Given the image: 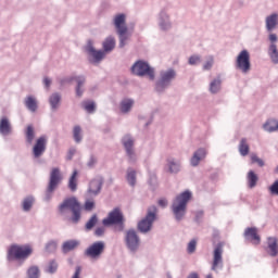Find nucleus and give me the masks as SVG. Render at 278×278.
Listing matches in <instances>:
<instances>
[{
    "label": "nucleus",
    "instance_id": "63",
    "mask_svg": "<svg viewBox=\"0 0 278 278\" xmlns=\"http://www.w3.org/2000/svg\"><path fill=\"white\" fill-rule=\"evenodd\" d=\"M187 278H199V274L191 273Z\"/></svg>",
    "mask_w": 278,
    "mask_h": 278
},
{
    "label": "nucleus",
    "instance_id": "24",
    "mask_svg": "<svg viewBox=\"0 0 278 278\" xmlns=\"http://www.w3.org/2000/svg\"><path fill=\"white\" fill-rule=\"evenodd\" d=\"M220 90H223V78H220V76H217L210 81L208 92L211 94H218Z\"/></svg>",
    "mask_w": 278,
    "mask_h": 278
},
{
    "label": "nucleus",
    "instance_id": "21",
    "mask_svg": "<svg viewBox=\"0 0 278 278\" xmlns=\"http://www.w3.org/2000/svg\"><path fill=\"white\" fill-rule=\"evenodd\" d=\"M243 236L245 240H249L252 244H260L262 242L260 235H257V228L255 227L245 228Z\"/></svg>",
    "mask_w": 278,
    "mask_h": 278
},
{
    "label": "nucleus",
    "instance_id": "22",
    "mask_svg": "<svg viewBox=\"0 0 278 278\" xmlns=\"http://www.w3.org/2000/svg\"><path fill=\"white\" fill-rule=\"evenodd\" d=\"M278 26V13L274 12L266 16L265 18V29L270 34V31H275Z\"/></svg>",
    "mask_w": 278,
    "mask_h": 278
},
{
    "label": "nucleus",
    "instance_id": "47",
    "mask_svg": "<svg viewBox=\"0 0 278 278\" xmlns=\"http://www.w3.org/2000/svg\"><path fill=\"white\" fill-rule=\"evenodd\" d=\"M27 276H28V278H39L40 277V269L38 268V266H31L27 270Z\"/></svg>",
    "mask_w": 278,
    "mask_h": 278
},
{
    "label": "nucleus",
    "instance_id": "8",
    "mask_svg": "<svg viewBox=\"0 0 278 278\" xmlns=\"http://www.w3.org/2000/svg\"><path fill=\"white\" fill-rule=\"evenodd\" d=\"M235 68L243 75L251 73V54L248 50H242L236 59Z\"/></svg>",
    "mask_w": 278,
    "mask_h": 278
},
{
    "label": "nucleus",
    "instance_id": "46",
    "mask_svg": "<svg viewBox=\"0 0 278 278\" xmlns=\"http://www.w3.org/2000/svg\"><path fill=\"white\" fill-rule=\"evenodd\" d=\"M126 157L129 164H136V162H138V154H136V149L126 150Z\"/></svg>",
    "mask_w": 278,
    "mask_h": 278
},
{
    "label": "nucleus",
    "instance_id": "48",
    "mask_svg": "<svg viewBox=\"0 0 278 278\" xmlns=\"http://www.w3.org/2000/svg\"><path fill=\"white\" fill-rule=\"evenodd\" d=\"M188 64L190 66H199V64H201V55L199 54L191 55L188 60Z\"/></svg>",
    "mask_w": 278,
    "mask_h": 278
},
{
    "label": "nucleus",
    "instance_id": "2",
    "mask_svg": "<svg viewBox=\"0 0 278 278\" xmlns=\"http://www.w3.org/2000/svg\"><path fill=\"white\" fill-rule=\"evenodd\" d=\"M31 253H34V249L29 244H11L7 252L8 262H20L18 266H23V262L27 260Z\"/></svg>",
    "mask_w": 278,
    "mask_h": 278
},
{
    "label": "nucleus",
    "instance_id": "62",
    "mask_svg": "<svg viewBox=\"0 0 278 278\" xmlns=\"http://www.w3.org/2000/svg\"><path fill=\"white\" fill-rule=\"evenodd\" d=\"M203 218V211H198L195 213V223H200V220Z\"/></svg>",
    "mask_w": 278,
    "mask_h": 278
},
{
    "label": "nucleus",
    "instance_id": "64",
    "mask_svg": "<svg viewBox=\"0 0 278 278\" xmlns=\"http://www.w3.org/2000/svg\"><path fill=\"white\" fill-rule=\"evenodd\" d=\"M167 278H173V276H170V274H167V276H166Z\"/></svg>",
    "mask_w": 278,
    "mask_h": 278
},
{
    "label": "nucleus",
    "instance_id": "18",
    "mask_svg": "<svg viewBox=\"0 0 278 278\" xmlns=\"http://www.w3.org/2000/svg\"><path fill=\"white\" fill-rule=\"evenodd\" d=\"M207 157V150L205 148H200L195 150L190 159V165L194 168Z\"/></svg>",
    "mask_w": 278,
    "mask_h": 278
},
{
    "label": "nucleus",
    "instance_id": "53",
    "mask_svg": "<svg viewBox=\"0 0 278 278\" xmlns=\"http://www.w3.org/2000/svg\"><path fill=\"white\" fill-rule=\"evenodd\" d=\"M77 76H67V77H64V78H61L59 81H60V85L61 86H66V84H71V81H75V78Z\"/></svg>",
    "mask_w": 278,
    "mask_h": 278
},
{
    "label": "nucleus",
    "instance_id": "37",
    "mask_svg": "<svg viewBox=\"0 0 278 278\" xmlns=\"http://www.w3.org/2000/svg\"><path fill=\"white\" fill-rule=\"evenodd\" d=\"M239 153L242 157H247V155H249V141L247 140V138H242L239 142Z\"/></svg>",
    "mask_w": 278,
    "mask_h": 278
},
{
    "label": "nucleus",
    "instance_id": "57",
    "mask_svg": "<svg viewBox=\"0 0 278 278\" xmlns=\"http://www.w3.org/2000/svg\"><path fill=\"white\" fill-rule=\"evenodd\" d=\"M105 233V228L104 227H98L94 231V236H98V238H101Z\"/></svg>",
    "mask_w": 278,
    "mask_h": 278
},
{
    "label": "nucleus",
    "instance_id": "32",
    "mask_svg": "<svg viewBox=\"0 0 278 278\" xmlns=\"http://www.w3.org/2000/svg\"><path fill=\"white\" fill-rule=\"evenodd\" d=\"M60 103H62V94L59 92H54L49 97V104L53 112L60 108Z\"/></svg>",
    "mask_w": 278,
    "mask_h": 278
},
{
    "label": "nucleus",
    "instance_id": "17",
    "mask_svg": "<svg viewBox=\"0 0 278 278\" xmlns=\"http://www.w3.org/2000/svg\"><path fill=\"white\" fill-rule=\"evenodd\" d=\"M12 134H14L12 122H10V118H8V116H2L0 118V136H3L5 138L8 136H12Z\"/></svg>",
    "mask_w": 278,
    "mask_h": 278
},
{
    "label": "nucleus",
    "instance_id": "44",
    "mask_svg": "<svg viewBox=\"0 0 278 278\" xmlns=\"http://www.w3.org/2000/svg\"><path fill=\"white\" fill-rule=\"evenodd\" d=\"M58 262L55 260H52L46 266L45 273H48V275H55V273H58Z\"/></svg>",
    "mask_w": 278,
    "mask_h": 278
},
{
    "label": "nucleus",
    "instance_id": "28",
    "mask_svg": "<svg viewBox=\"0 0 278 278\" xmlns=\"http://www.w3.org/2000/svg\"><path fill=\"white\" fill-rule=\"evenodd\" d=\"M119 40V49H124V47H127L129 45V40H131V34L128 31V28L126 30H119L116 33Z\"/></svg>",
    "mask_w": 278,
    "mask_h": 278
},
{
    "label": "nucleus",
    "instance_id": "29",
    "mask_svg": "<svg viewBox=\"0 0 278 278\" xmlns=\"http://www.w3.org/2000/svg\"><path fill=\"white\" fill-rule=\"evenodd\" d=\"M24 105L28 112H38V99H36L34 96H27L24 99Z\"/></svg>",
    "mask_w": 278,
    "mask_h": 278
},
{
    "label": "nucleus",
    "instance_id": "30",
    "mask_svg": "<svg viewBox=\"0 0 278 278\" xmlns=\"http://www.w3.org/2000/svg\"><path fill=\"white\" fill-rule=\"evenodd\" d=\"M268 254L271 257L278 256V239L277 237H269L267 239Z\"/></svg>",
    "mask_w": 278,
    "mask_h": 278
},
{
    "label": "nucleus",
    "instance_id": "38",
    "mask_svg": "<svg viewBox=\"0 0 278 278\" xmlns=\"http://www.w3.org/2000/svg\"><path fill=\"white\" fill-rule=\"evenodd\" d=\"M73 138L76 144H79L84 140V130H81V126L79 125L74 126Z\"/></svg>",
    "mask_w": 278,
    "mask_h": 278
},
{
    "label": "nucleus",
    "instance_id": "12",
    "mask_svg": "<svg viewBox=\"0 0 278 278\" xmlns=\"http://www.w3.org/2000/svg\"><path fill=\"white\" fill-rule=\"evenodd\" d=\"M156 21L161 31H170L173 29V21H170L168 9H162L156 16Z\"/></svg>",
    "mask_w": 278,
    "mask_h": 278
},
{
    "label": "nucleus",
    "instance_id": "26",
    "mask_svg": "<svg viewBox=\"0 0 278 278\" xmlns=\"http://www.w3.org/2000/svg\"><path fill=\"white\" fill-rule=\"evenodd\" d=\"M36 204V198L34 195H26L21 202L22 211L26 214L31 212L34 205Z\"/></svg>",
    "mask_w": 278,
    "mask_h": 278
},
{
    "label": "nucleus",
    "instance_id": "54",
    "mask_svg": "<svg viewBox=\"0 0 278 278\" xmlns=\"http://www.w3.org/2000/svg\"><path fill=\"white\" fill-rule=\"evenodd\" d=\"M270 194H276L278 197V180L274 181L269 187Z\"/></svg>",
    "mask_w": 278,
    "mask_h": 278
},
{
    "label": "nucleus",
    "instance_id": "40",
    "mask_svg": "<svg viewBox=\"0 0 278 278\" xmlns=\"http://www.w3.org/2000/svg\"><path fill=\"white\" fill-rule=\"evenodd\" d=\"M77 175L79 173L75 169L68 179L67 188H70L71 192H77Z\"/></svg>",
    "mask_w": 278,
    "mask_h": 278
},
{
    "label": "nucleus",
    "instance_id": "49",
    "mask_svg": "<svg viewBox=\"0 0 278 278\" xmlns=\"http://www.w3.org/2000/svg\"><path fill=\"white\" fill-rule=\"evenodd\" d=\"M251 162H252V164H257V166H260L261 168H263V166L266 165L264 160L260 159V156H257V154H255V153L251 154Z\"/></svg>",
    "mask_w": 278,
    "mask_h": 278
},
{
    "label": "nucleus",
    "instance_id": "50",
    "mask_svg": "<svg viewBox=\"0 0 278 278\" xmlns=\"http://www.w3.org/2000/svg\"><path fill=\"white\" fill-rule=\"evenodd\" d=\"M55 249H58V242H55L54 240L48 241L46 244V251L48 253H53V251H55Z\"/></svg>",
    "mask_w": 278,
    "mask_h": 278
},
{
    "label": "nucleus",
    "instance_id": "10",
    "mask_svg": "<svg viewBox=\"0 0 278 278\" xmlns=\"http://www.w3.org/2000/svg\"><path fill=\"white\" fill-rule=\"evenodd\" d=\"M85 51L88 55L90 64H101L105 59V52L103 50L94 49V41L88 40L85 47Z\"/></svg>",
    "mask_w": 278,
    "mask_h": 278
},
{
    "label": "nucleus",
    "instance_id": "20",
    "mask_svg": "<svg viewBox=\"0 0 278 278\" xmlns=\"http://www.w3.org/2000/svg\"><path fill=\"white\" fill-rule=\"evenodd\" d=\"M126 23H127V15H125V13H119L113 17V25L116 29V33L128 29Z\"/></svg>",
    "mask_w": 278,
    "mask_h": 278
},
{
    "label": "nucleus",
    "instance_id": "14",
    "mask_svg": "<svg viewBox=\"0 0 278 278\" xmlns=\"http://www.w3.org/2000/svg\"><path fill=\"white\" fill-rule=\"evenodd\" d=\"M47 151V137L41 136L39 137L34 147H33V157L35 160H38L45 155V152Z\"/></svg>",
    "mask_w": 278,
    "mask_h": 278
},
{
    "label": "nucleus",
    "instance_id": "25",
    "mask_svg": "<svg viewBox=\"0 0 278 278\" xmlns=\"http://www.w3.org/2000/svg\"><path fill=\"white\" fill-rule=\"evenodd\" d=\"M102 49L105 55L106 53H112L116 49V38L114 36L106 37L102 42Z\"/></svg>",
    "mask_w": 278,
    "mask_h": 278
},
{
    "label": "nucleus",
    "instance_id": "16",
    "mask_svg": "<svg viewBox=\"0 0 278 278\" xmlns=\"http://www.w3.org/2000/svg\"><path fill=\"white\" fill-rule=\"evenodd\" d=\"M102 188H103V177L98 176L89 182L87 192L88 194H90V197H99V194H101Z\"/></svg>",
    "mask_w": 278,
    "mask_h": 278
},
{
    "label": "nucleus",
    "instance_id": "58",
    "mask_svg": "<svg viewBox=\"0 0 278 278\" xmlns=\"http://www.w3.org/2000/svg\"><path fill=\"white\" fill-rule=\"evenodd\" d=\"M77 153V149L75 148H70L68 153H67V160H73L74 155Z\"/></svg>",
    "mask_w": 278,
    "mask_h": 278
},
{
    "label": "nucleus",
    "instance_id": "43",
    "mask_svg": "<svg viewBox=\"0 0 278 278\" xmlns=\"http://www.w3.org/2000/svg\"><path fill=\"white\" fill-rule=\"evenodd\" d=\"M214 55L210 54L204 58V62L202 64V71H211L214 68Z\"/></svg>",
    "mask_w": 278,
    "mask_h": 278
},
{
    "label": "nucleus",
    "instance_id": "52",
    "mask_svg": "<svg viewBox=\"0 0 278 278\" xmlns=\"http://www.w3.org/2000/svg\"><path fill=\"white\" fill-rule=\"evenodd\" d=\"M268 41H269V47H277L278 42V37L277 34H274L273 31L269 33L268 35Z\"/></svg>",
    "mask_w": 278,
    "mask_h": 278
},
{
    "label": "nucleus",
    "instance_id": "36",
    "mask_svg": "<svg viewBox=\"0 0 278 278\" xmlns=\"http://www.w3.org/2000/svg\"><path fill=\"white\" fill-rule=\"evenodd\" d=\"M25 138L27 144H34V140L36 139V130L34 129V126L28 125L25 130Z\"/></svg>",
    "mask_w": 278,
    "mask_h": 278
},
{
    "label": "nucleus",
    "instance_id": "59",
    "mask_svg": "<svg viewBox=\"0 0 278 278\" xmlns=\"http://www.w3.org/2000/svg\"><path fill=\"white\" fill-rule=\"evenodd\" d=\"M159 205H160V207H167L168 206V200H166V198L160 199L159 200Z\"/></svg>",
    "mask_w": 278,
    "mask_h": 278
},
{
    "label": "nucleus",
    "instance_id": "6",
    "mask_svg": "<svg viewBox=\"0 0 278 278\" xmlns=\"http://www.w3.org/2000/svg\"><path fill=\"white\" fill-rule=\"evenodd\" d=\"M130 73L137 77H149L151 81L155 79V68L149 65L148 62L139 60L130 67Z\"/></svg>",
    "mask_w": 278,
    "mask_h": 278
},
{
    "label": "nucleus",
    "instance_id": "9",
    "mask_svg": "<svg viewBox=\"0 0 278 278\" xmlns=\"http://www.w3.org/2000/svg\"><path fill=\"white\" fill-rule=\"evenodd\" d=\"M124 242L129 253H138L140 249V236L136 229H128L125 232Z\"/></svg>",
    "mask_w": 278,
    "mask_h": 278
},
{
    "label": "nucleus",
    "instance_id": "1",
    "mask_svg": "<svg viewBox=\"0 0 278 278\" xmlns=\"http://www.w3.org/2000/svg\"><path fill=\"white\" fill-rule=\"evenodd\" d=\"M190 199H192V192L190 191H185L174 199L172 203V212L177 223H181L186 217Z\"/></svg>",
    "mask_w": 278,
    "mask_h": 278
},
{
    "label": "nucleus",
    "instance_id": "4",
    "mask_svg": "<svg viewBox=\"0 0 278 278\" xmlns=\"http://www.w3.org/2000/svg\"><path fill=\"white\" fill-rule=\"evenodd\" d=\"M62 172H60V168H52V170L50 172L49 182L43 197V201H46V203H49V201L53 199V192L58 190V187L60 186V184H62Z\"/></svg>",
    "mask_w": 278,
    "mask_h": 278
},
{
    "label": "nucleus",
    "instance_id": "34",
    "mask_svg": "<svg viewBox=\"0 0 278 278\" xmlns=\"http://www.w3.org/2000/svg\"><path fill=\"white\" fill-rule=\"evenodd\" d=\"M76 81V96L77 97H83L84 94V85L86 84V77L85 76H76L75 77Z\"/></svg>",
    "mask_w": 278,
    "mask_h": 278
},
{
    "label": "nucleus",
    "instance_id": "3",
    "mask_svg": "<svg viewBox=\"0 0 278 278\" xmlns=\"http://www.w3.org/2000/svg\"><path fill=\"white\" fill-rule=\"evenodd\" d=\"M71 210L72 217L71 220L74 225H77L79 220H81V204L75 197L66 198L63 202L59 205V213L64 216L66 212Z\"/></svg>",
    "mask_w": 278,
    "mask_h": 278
},
{
    "label": "nucleus",
    "instance_id": "41",
    "mask_svg": "<svg viewBox=\"0 0 278 278\" xmlns=\"http://www.w3.org/2000/svg\"><path fill=\"white\" fill-rule=\"evenodd\" d=\"M81 106L88 114H94L97 110V104L92 100L83 101Z\"/></svg>",
    "mask_w": 278,
    "mask_h": 278
},
{
    "label": "nucleus",
    "instance_id": "35",
    "mask_svg": "<svg viewBox=\"0 0 278 278\" xmlns=\"http://www.w3.org/2000/svg\"><path fill=\"white\" fill-rule=\"evenodd\" d=\"M267 55L273 64H278V48H277V46H268Z\"/></svg>",
    "mask_w": 278,
    "mask_h": 278
},
{
    "label": "nucleus",
    "instance_id": "33",
    "mask_svg": "<svg viewBox=\"0 0 278 278\" xmlns=\"http://www.w3.org/2000/svg\"><path fill=\"white\" fill-rule=\"evenodd\" d=\"M126 181H127L128 186H130L131 188L136 187V184H137V172H136V169L129 167L126 170Z\"/></svg>",
    "mask_w": 278,
    "mask_h": 278
},
{
    "label": "nucleus",
    "instance_id": "7",
    "mask_svg": "<svg viewBox=\"0 0 278 278\" xmlns=\"http://www.w3.org/2000/svg\"><path fill=\"white\" fill-rule=\"evenodd\" d=\"M177 77V72L173 68L163 70L160 72V77L155 83V90L156 92H164L166 88L175 81V78Z\"/></svg>",
    "mask_w": 278,
    "mask_h": 278
},
{
    "label": "nucleus",
    "instance_id": "60",
    "mask_svg": "<svg viewBox=\"0 0 278 278\" xmlns=\"http://www.w3.org/2000/svg\"><path fill=\"white\" fill-rule=\"evenodd\" d=\"M79 275H81V266H76L75 273L72 278H79Z\"/></svg>",
    "mask_w": 278,
    "mask_h": 278
},
{
    "label": "nucleus",
    "instance_id": "23",
    "mask_svg": "<svg viewBox=\"0 0 278 278\" xmlns=\"http://www.w3.org/2000/svg\"><path fill=\"white\" fill-rule=\"evenodd\" d=\"M167 173L177 175L181 170V161L175 157H168L166 163Z\"/></svg>",
    "mask_w": 278,
    "mask_h": 278
},
{
    "label": "nucleus",
    "instance_id": "56",
    "mask_svg": "<svg viewBox=\"0 0 278 278\" xmlns=\"http://www.w3.org/2000/svg\"><path fill=\"white\" fill-rule=\"evenodd\" d=\"M94 166H97V159L94 157V155H91L89 157V161L87 162V167L94 168Z\"/></svg>",
    "mask_w": 278,
    "mask_h": 278
},
{
    "label": "nucleus",
    "instance_id": "11",
    "mask_svg": "<svg viewBox=\"0 0 278 278\" xmlns=\"http://www.w3.org/2000/svg\"><path fill=\"white\" fill-rule=\"evenodd\" d=\"M223 253H225V244L217 243L213 250V262L211 269L214 270V273H218V270H223L224 268V262H223Z\"/></svg>",
    "mask_w": 278,
    "mask_h": 278
},
{
    "label": "nucleus",
    "instance_id": "42",
    "mask_svg": "<svg viewBox=\"0 0 278 278\" xmlns=\"http://www.w3.org/2000/svg\"><path fill=\"white\" fill-rule=\"evenodd\" d=\"M258 177L257 174H255V172L250 170L247 175V181H248V186L249 188H255V186H257V181H258Z\"/></svg>",
    "mask_w": 278,
    "mask_h": 278
},
{
    "label": "nucleus",
    "instance_id": "27",
    "mask_svg": "<svg viewBox=\"0 0 278 278\" xmlns=\"http://www.w3.org/2000/svg\"><path fill=\"white\" fill-rule=\"evenodd\" d=\"M81 244V242L77 239H70L63 242L62 244V253L66 255V253H71V251H75Z\"/></svg>",
    "mask_w": 278,
    "mask_h": 278
},
{
    "label": "nucleus",
    "instance_id": "51",
    "mask_svg": "<svg viewBox=\"0 0 278 278\" xmlns=\"http://www.w3.org/2000/svg\"><path fill=\"white\" fill-rule=\"evenodd\" d=\"M195 251H197V241L195 239H192L187 245V253H189V255H192V253H195Z\"/></svg>",
    "mask_w": 278,
    "mask_h": 278
},
{
    "label": "nucleus",
    "instance_id": "15",
    "mask_svg": "<svg viewBox=\"0 0 278 278\" xmlns=\"http://www.w3.org/2000/svg\"><path fill=\"white\" fill-rule=\"evenodd\" d=\"M103 225H123V213L119 208H114L106 218L102 220Z\"/></svg>",
    "mask_w": 278,
    "mask_h": 278
},
{
    "label": "nucleus",
    "instance_id": "31",
    "mask_svg": "<svg viewBox=\"0 0 278 278\" xmlns=\"http://www.w3.org/2000/svg\"><path fill=\"white\" fill-rule=\"evenodd\" d=\"M122 144L125 149V151L134 150L136 144V139L130 134H126L122 138Z\"/></svg>",
    "mask_w": 278,
    "mask_h": 278
},
{
    "label": "nucleus",
    "instance_id": "19",
    "mask_svg": "<svg viewBox=\"0 0 278 278\" xmlns=\"http://www.w3.org/2000/svg\"><path fill=\"white\" fill-rule=\"evenodd\" d=\"M134 105H136V100L132 98H124L119 101V112L121 114L127 115L131 114V111L134 110Z\"/></svg>",
    "mask_w": 278,
    "mask_h": 278
},
{
    "label": "nucleus",
    "instance_id": "45",
    "mask_svg": "<svg viewBox=\"0 0 278 278\" xmlns=\"http://www.w3.org/2000/svg\"><path fill=\"white\" fill-rule=\"evenodd\" d=\"M97 223H99V217H97V214H94L86 223V225H85L86 231H92V229L94 228V225H97Z\"/></svg>",
    "mask_w": 278,
    "mask_h": 278
},
{
    "label": "nucleus",
    "instance_id": "61",
    "mask_svg": "<svg viewBox=\"0 0 278 278\" xmlns=\"http://www.w3.org/2000/svg\"><path fill=\"white\" fill-rule=\"evenodd\" d=\"M43 86H45V88H51V78H49V77H45L43 78Z\"/></svg>",
    "mask_w": 278,
    "mask_h": 278
},
{
    "label": "nucleus",
    "instance_id": "5",
    "mask_svg": "<svg viewBox=\"0 0 278 278\" xmlns=\"http://www.w3.org/2000/svg\"><path fill=\"white\" fill-rule=\"evenodd\" d=\"M155 220H157V206L152 205L148 207L144 218L138 223V231H140V233H149V231L153 229V224Z\"/></svg>",
    "mask_w": 278,
    "mask_h": 278
},
{
    "label": "nucleus",
    "instance_id": "13",
    "mask_svg": "<svg viewBox=\"0 0 278 278\" xmlns=\"http://www.w3.org/2000/svg\"><path fill=\"white\" fill-rule=\"evenodd\" d=\"M103 251H105V242L97 241L86 249L85 255L91 260H99L103 255Z\"/></svg>",
    "mask_w": 278,
    "mask_h": 278
},
{
    "label": "nucleus",
    "instance_id": "39",
    "mask_svg": "<svg viewBox=\"0 0 278 278\" xmlns=\"http://www.w3.org/2000/svg\"><path fill=\"white\" fill-rule=\"evenodd\" d=\"M263 129L265 131H268L269 134H273V131L278 130V121L277 119H268L264 125Z\"/></svg>",
    "mask_w": 278,
    "mask_h": 278
},
{
    "label": "nucleus",
    "instance_id": "55",
    "mask_svg": "<svg viewBox=\"0 0 278 278\" xmlns=\"http://www.w3.org/2000/svg\"><path fill=\"white\" fill-rule=\"evenodd\" d=\"M85 210H86V212H92V210H94V202L87 200L85 202Z\"/></svg>",
    "mask_w": 278,
    "mask_h": 278
}]
</instances>
